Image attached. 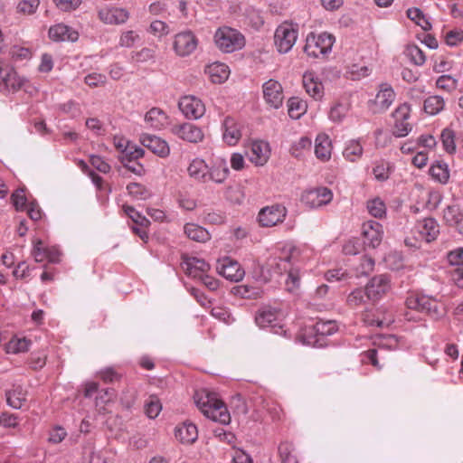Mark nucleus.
I'll use <instances>...</instances> for the list:
<instances>
[{"label":"nucleus","instance_id":"nucleus-46","mask_svg":"<svg viewBox=\"0 0 463 463\" xmlns=\"http://www.w3.org/2000/svg\"><path fill=\"white\" fill-rule=\"evenodd\" d=\"M443 219L449 226H456L461 222L463 214L457 205H449L443 211Z\"/></svg>","mask_w":463,"mask_h":463},{"label":"nucleus","instance_id":"nucleus-27","mask_svg":"<svg viewBox=\"0 0 463 463\" xmlns=\"http://www.w3.org/2000/svg\"><path fill=\"white\" fill-rule=\"evenodd\" d=\"M303 87L315 100H320L324 97L323 83L312 71L305 72L303 75Z\"/></svg>","mask_w":463,"mask_h":463},{"label":"nucleus","instance_id":"nucleus-30","mask_svg":"<svg viewBox=\"0 0 463 463\" xmlns=\"http://www.w3.org/2000/svg\"><path fill=\"white\" fill-rule=\"evenodd\" d=\"M175 439L183 444H193L198 438L197 427L189 422H183L175 429Z\"/></svg>","mask_w":463,"mask_h":463},{"label":"nucleus","instance_id":"nucleus-1","mask_svg":"<svg viewBox=\"0 0 463 463\" xmlns=\"http://www.w3.org/2000/svg\"><path fill=\"white\" fill-rule=\"evenodd\" d=\"M309 250L306 247H298L287 243L279 248L269 258L267 265L269 270L277 275L287 274L286 288L293 292L300 286V268L309 259Z\"/></svg>","mask_w":463,"mask_h":463},{"label":"nucleus","instance_id":"nucleus-48","mask_svg":"<svg viewBox=\"0 0 463 463\" xmlns=\"http://www.w3.org/2000/svg\"><path fill=\"white\" fill-rule=\"evenodd\" d=\"M262 407L265 409L273 420H280L284 417V412L280 405L272 399H264Z\"/></svg>","mask_w":463,"mask_h":463},{"label":"nucleus","instance_id":"nucleus-37","mask_svg":"<svg viewBox=\"0 0 463 463\" xmlns=\"http://www.w3.org/2000/svg\"><path fill=\"white\" fill-rule=\"evenodd\" d=\"M184 233L190 239L197 242H205L210 240V233L203 227L195 223H186Z\"/></svg>","mask_w":463,"mask_h":463},{"label":"nucleus","instance_id":"nucleus-23","mask_svg":"<svg viewBox=\"0 0 463 463\" xmlns=\"http://www.w3.org/2000/svg\"><path fill=\"white\" fill-rule=\"evenodd\" d=\"M249 160L257 166L264 165L269 156L270 148L269 143L262 140L252 141L247 152Z\"/></svg>","mask_w":463,"mask_h":463},{"label":"nucleus","instance_id":"nucleus-17","mask_svg":"<svg viewBox=\"0 0 463 463\" xmlns=\"http://www.w3.org/2000/svg\"><path fill=\"white\" fill-rule=\"evenodd\" d=\"M222 140L228 146H235L242 137L243 125L233 117L227 116L222 125Z\"/></svg>","mask_w":463,"mask_h":463},{"label":"nucleus","instance_id":"nucleus-7","mask_svg":"<svg viewBox=\"0 0 463 463\" xmlns=\"http://www.w3.org/2000/svg\"><path fill=\"white\" fill-rule=\"evenodd\" d=\"M199 44V39L191 30H184L173 37L172 48L176 56L184 58L193 54Z\"/></svg>","mask_w":463,"mask_h":463},{"label":"nucleus","instance_id":"nucleus-2","mask_svg":"<svg viewBox=\"0 0 463 463\" xmlns=\"http://www.w3.org/2000/svg\"><path fill=\"white\" fill-rule=\"evenodd\" d=\"M194 402L202 413L213 421L228 424L231 415L224 402L217 393L206 389L199 390L194 394Z\"/></svg>","mask_w":463,"mask_h":463},{"label":"nucleus","instance_id":"nucleus-49","mask_svg":"<svg viewBox=\"0 0 463 463\" xmlns=\"http://www.w3.org/2000/svg\"><path fill=\"white\" fill-rule=\"evenodd\" d=\"M391 166L388 162L377 161L373 167V175L379 182L386 181L390 177Z\"/></svg>","mask_w":463,"mask_h":463},{"label":"nucleus","instance_id":"nucleus-42","mask_svg":"<svg viewBox=\"0 0 463 463\" xmlns=\"http://www.w3.org/2000/svg\"><path fill=\"white\" fill-rule=\"evenodd\" d=\"M288 115L290 118L298 119L304 113H306L307 109V104L305 100L293 97L290 98L288 101Z\"/></svg>","mask_w":463,"mask_h":463},{"label":"nucleus","instance_id":"nucleus-13","mask_svg":"<svg viewBox=\"0 0 463 463\" xmlns=\"http://www.w3.org/2000/svg\"><path fill=\"white\" fill-rule=\"evenodd\" d=\"M411 116V107L407 103L401 104L392 113L394 125L392 133L395 137H406L412 129L411 125L408 122Z\"/></svg>","mask_w":463,"mask_h":463},{"label":"nucleus","instance_id":"nucleus-20","mask_svg":"<svg viewBox=\"0 0 463 463\" xmlns=\"http://www.w3.org/2000/svg\"><path fill=\"white\" fill-rule=\"evenodd\" d=\"M25 80L19 76L12 68H0V90L1 91H17L24 84Z\"/></svg>","mask_w":463,"mask_h":463},{"label":"nucleus","instance_id":"nucleus-10","mask_svg":"<svg viewBox=\"0 0 463 463\" xmlns=\"http://www.w3.org/2000/svg\"><path fill=\"white\" fill-rule=\"evenodd\" d=\"M287 208L279 203L263 207L258 214V222L261 227H273L282 223L287 216Z\"/></svg>","mask_w":463,"mask_h":463},{"label":"nucleus","instance_id":"nucleus-12","mask_svg":"<svg viewBox=\"0 0 463 463\" xmlns=\"http://www.w3.org/2000/svg\"><path fill=\"white\" fill-rule=\"evenodd\" d=\"M262 94L265 103L273 109L282 106L284 91L281 83L274 79H269L262 85Z\"/></svg>","mask_w":463,"mask_h":463},{"label":"nucleus","instance_id":"nucleus-63","mask_svg":"<svg viewBox=\"0 0 463 463\" xmlns=\"http://www.w3.org/2000/svg\"><path fill=\"white\" fill-rule=\"evenodd\" d=\"M444 38L449 46H457L463 42V30L458 28L449 30L445 33Z\"/></svg>","mask_w":463,"mask_h":463},{"label":"nucleus","instance_id":"nucleus-29","mask_svg":"<svg viewBox=\"0 0 463 463\" xmlns=\"http://www.w3.org/2000/svg\"><path fill=\"white\" fill-rule=\"evenodd\" d=\"M129 17L128 12L124 8H101L99 11V18L105 24H124Z\"/></svg>","mask_w":463,"mask_h":463},{"label":"nucleus","instance_id":"nucleus-9","mask_svg":"<svg viewBox=\"0 0 463 463\" xmlns=\"http://www.w3.org/2000/svg\"><path fill=\"white\" fill-rule=\"evenodd\" d=\"M391 288V277L389 275H376L365 286L366 298L373 302H377L386 296Z\"/></svg>","mask_w":463,"mask_h":463},{"label":"nucleus","instance_id":"nucleus-40","mask_svg":"<svg viewBox=\"0 0 463 463\" xmlns=\"http://www.w3.org/2000/svg\"><path fill=\"white\" fill-rule=\"evenodd\" d=\"M366 209L370 215L377 219H383L386 216V204L380 197H374L366 202Z\"/></svg>","mask_w":463,"mask_h":463},{"label":"nucleus","instance_id":"nucleus-59","mask_svg":"<svg viewBox=\"0 0 463 463\" xmlns=\"http://www.w3.org/2000/svg\"><path fill=\"white\" fill-rule=\"evenodd\" d=\"M123 210L125 213L133 221L136 225L142 227H148L150 222L145 216L141 215L132 206L124 205Z\"/></svg>","mask_w":463,"mask_h":463},{"label":"nucleus","instance_id":"nucleus-61","mask_svg":"<svg viewBox=\"0 0 463 463\" xmlns=\"http://www.w3.org/2000/svg\"><path fill=\"white\" fill-rule=\"evenodd\" d=\"M374 267V260L373 258L368 256H363L360 260V263L356 266L355 271L357 276L367 275L373 271Z\"/></svg>","mask_w":463,"mask_h":463},{"label":"nucleus","instance_id":"nucleus-64","mask_svg":"<svg viewBox=\"0 0 463 463\" xmlns=\"http://www.w3.org/2000/svg\"><path fill=\"white\" fill-rule=\"evenodd\" d=\"M84 82L90 88H96L103 86L107 82V77L101 73L92 72L85 77Z\"/></svg>","mask_w":463,"mask_h":463},{"label":"nucleus","instance_id":"nucleus-32","mask_svg":"<svg viewBox=\"0 0 463 463\" xmlns=\"http://www.w3.org/2000/svg\"><path fill=\"white\" fill-rule=\"evenodd\" d=\"M429 175L434 182L446 185L450 179L449 165L442 160H437L430 165Z\"/></svg>","mask_w":463,"mask_h":463},{"label":"nucleus","instance_id":"nucleus-6","mask_svg":"<svg viewBox=\"0 0 463 463\" xmlns=\"http://www.w3.org/2000/svg\"><path fill=\"white\" fill-rule=\"evenodd\" d=\"M298 37V26L292 23L284 22L274 33V46L281 53H288L295 45Z\"/></svg>","mask_w":463,"mask_h":463},{"label":"nucleus","instance_id":"nucleus-60","mask_svg":"<svg viewBox=\"0 0 463 463\" xmlns=\"http://www.w3.org/2000/svg\"><path fill=\"white\" fill-rule=\"evenodd\" d=\"M127 189L128 194L137 200H146L150 196L149 191L138 183L129 184Z\"/></svg>","mask_w":463,"mask_h":463},{"label":"nucleus","instance_id":"nucleus-38","mask_svg":"<svg viewBox=\"0 0 463 463\" xmlns=\"http://www.w3.org/2000/svg\"><path fill=\"white\" fill-rule=\"evenodd\" d=\"M31 341L26 337L14 336L5 345V351L8 354H20L29 350Z\"/></svg>","mask_w":463,"mask_h":463},{"label":"nucleus","instance_id":"nucleus-55","mask_svg":"<svg viewBox=\"0 0 463 463\" xmlns=\"http://www.w3.org/2000/svg\"><path fill=\"white\" fill-rule=\"evenodd\" d=\"M365 289L355 288L346 298L347 305L352 308H356L365 303Z\"/></svg>","mask_w":463,"mask_h":463},{"label":"nucleus","instance_id":"nucleus-54","mask_svg":"<svg viewBox=\"0 0 463 463\" xmlns=\"http://www.w3.org/2000/svg\"><path fill=\"white\" fill-rule=\"evenodd\" d=\"M40 5V0H21L16 6V11L24 15L33 14Z\"/></svg>","mask_w":463,"mask_h":463},{"label":"nucleus","instance_id":"nucleus-3","mask_svg":"<svg viewBox=\"0 0 463 463\" xmlns=\"http://www.w3.org/2000/svg\"><path fill=\"white\" fill-rule=\"evenodd\" d=\"M216 47L222 52L231 53L245 46V37L237 29L230 26L218 28L213 35Z\"/></svg>","mask_w":463,"mask_h":463},{"label":"nucleus","instance_id":"nucleus-22","mask_svg":"<svg viewBox=\"0 0 463 463\" xmlns=\"http://www.w3.org/2000/svg\"><path fill=\"white\" fill-rule=\"evenodd\" d=\"M362 234L365 244L372 248H376L383 241V225L372 220L364 222L362 225Z\"/></svg>","mask_w":463,"mask_h":463},{"label":"nucleus","instance_id":"nucleus-53","mask_svg":"<svg viewBox=\"0 0 463 463\" xmlns=\"http://www.w3.org/2000/svg\"><path fill=\"white\" fill-rule=\"evenodd\" d=\"M363 321L367 326H375L377 327H385L389 326L393 321V316L392 314H388L387 316H384L383 318H371L370 315L368 313H364L363 315Z\"/></svg>","mask_w":463,"mask_h":463},{"label":"nucleus","instance_id":"nucleus-8","mask_svg":"<svg viewBox=\"0 0 463 463\" xmlns=\"http://www.w3.org/2000/svg\"><path fill=\"white\" fill-rule=\"evenodd\" d=\"M337 330L335 321H317L314 326L307 327L298 335L299 341L306 345L316 346L318 343L317 335H330Z\"/></svg>","mask_w":463,"mask_h":463},{"label":"nucleus","instance_id":"nucleus-35","mask_svg":"<svg viewBox=\"0 0 463 463\" xmlns=\"http://www.w3.org/2000/svg\"><path fill=\"white\" fill-rule=\"evenodd\" d=\"M279 313L276 308L265 307L260 309L256 315L255 321L260 327L275 326Z\"/></svg>","mask_w":463,"mask_h":463},{"label":"nucleus","instance_id":"nucleus-44","mask_svg":"<svg viewBox=\"0 0 463 463\" xmlns=\"http://www.w3.org/2000/svg\"><path fill=\"white\" fill-rule=\"evenodd\" d=\"M440 140L442 142L443 149L448 154H454L457 149L456 146V133L450 128H446L441 131Z\"/></svg>","mask_w":463,"mask_h":463},{"label":"nucleus","instance_id":"nucleus-39","mask_svg":"<svg viewBox=\"0 0 463 463\" xmlns=\"http://www.w3.org/2000/svg\"><path fill=\"white\" fill-rule=\"evenodd\" d=\"M25 401L26 392L21 386L14 387L6 392V402L14 409H20Z\"/></svg>","mask_w":463,"mask_h":463},{"label":"nucleus","instance_id":"nucleus-4","mask_svg":"<svg viewBox=\"0 0 463 463\" xmlns=\"http://www.w3.org/2000/svg\"><path fill=\"white\" fill-rule=\"evenodd\" d=\"M410 309L424 312L433 318H439L444 315V306L437 299L420 294H411L405 301Z\"/></svg>","mask_w":463,"mask_h":463},{"label":"nucleus","instance_id":"nucleus-58","mask_svg":"<svg viewBox=\"0 0 463 463\" xmlns=\"http://www.w3.org/2000/svg\"><path fill=\"white\" fill-rule=\"evenodd\" d=\"M349 111V104L336 102L330 109L329 118L333 121H341Z\"/></svg>","mask_w":463,"mask_h":463},{"label":"nucleus","instance_id":"nucleus-41","mask_svg":"<svg viewBox=\"0 0 463 463\" xmlns=\"http://www.w3.org/2000/svg\"><path fill=\"white\" fill-rule=\"evenodd\" d=\"M363 151V146L358 140H350L345 146L343 156L350 162H356L362 157Z\"/></svg>","mask_w":463,"mask_h":463},{"label":"nucleus","instance_id":"nucleus-45","mask_svg":"<svg viewBox=\"0 0 463 463\" xmlns=\"http://www.w3.org/2000/svg\"><path fill=\"white\" fill-rule=\"evenodd\" d=\"M444 107L443 98L438 95L430 96L424 100V110L430 115H437L443 110Z\"/></svg>","mask_w":463,"mask_h":463},{"label":"nucleus","instance_id":"nucleus-19","mask_svg":"<svg viewBox=\"0 0 463 463\" xmlns=\"http://www.w3.org/2000/svg\"><path fill=\"white\" fill-rule=\"evenodd\" d=\"M31 254L36 262L48 260L52 263H58L61 256V252L56 247H47L40 239L33 241Z\"/></svg>","mask_w":463,"mask_h":463},{"label":"nucleus","instance_id":"nucleus-62","mask_svg":"<svg viewBox=\"0 0 463 463\" xmlns=\"http://www.w3.org/2000/svg\"><path fill=\"white\" fill-rule=\"evenodd\" d=\"M361 361L363 364H370L377 370L383 368L378 359V351L376 349H369L361 354Z\"/></svg>","mask_w":463,"mask_h":463},{"label":"nucleus","instance_id":"nucleus-18","mask_svg":"<svg viewBox=\"0 0 463 463\" xmlns=\"http://www.w3.org/2000/svg\"><path fill=\"white\" fill-rule=\"evenodd\" d=\"M171 132L184 141L199 143L204 138L203 131L192 123L176 124L171 128Z\"/></svg>","mask_w":463,"mask_h":463},{"label":"nucleus","instance_id":"nucleus-31","mask_svg":"<svg viewBox=\"0 0 463 463\" xmlns=\"http://www.w3.org/2000/svg\"><path fill=\"white\" fill-rule=\"evenodd\" d=\"M49 38L54 42L71 41L75 42L78 40L79 34L76 31L63 24H58L49 29Z\"/></svg>","mask_w":463,"mask_h":463},{"label":"nucleus","instance_id":"nucleus-33","mask_svg":"<svg viewBox=\"0 0 463 463\" xmlns=\"http://www.w3.org/2000/svg\"><path fill=\"white\" fill-rule=\"evenodd\" d=\"M205 73L213 83L221 84L229 78L230 69L224 63L214 62L205 68Z\"/></svg>","mask_w":463,"mask_h":463},{"label":"nucleus","instance_id":"nucleus-16","mask_svg":"<svg viewBox=\"0 0 463 463\" xmlns=\"http://www.w3.org/2000/svg\"><path fill=\"white\" fill-rule=\"evenodd\" d=\"M178 107L184 117L190 119L201 118L206 110L204 103L193 95L181 98Z\"/></svg>","mask_w":463,"mask_h":463},{"label":"nucleus","instance_id":"nucleus-5","mask_svg":"<svg viewBox=\"0 0 463 463\" xmlns=\"http://www.w3.org/2000/svg\"><path fill=\"white\" fill-rule=\"evenodd\" d=\"M334 43L335 37L330 33H323L316 34L310 33L307 36L304 52L309 57H325L331 51Z\"/></svg>","mask_w":463,"mask_h":463},{"label":"nucleus","instance_id":"nucleus-57","mask_svg":"<svg viewBox=\"0 0 463 463\" xmlns=\"http://www.w3.org/2000/svg\"><path fill=\"white\" fill-rule=\"evenodd\" d=\"M148 33L153 34L155 37L162 38L170 33V29L166 23L161 20H155L151 22Z\"/></svg>","mask_w":463,"mask_h":463},{"label":"nucleus","instance_id":"nucleus-34","mask_svg":"<svg viewBox=\"0 0 463 463\" xmlns=\"http://www.w3.org/2000/svg\"><path fill=\"white\" fill-rule=\"evenodd\" d=\"M315 154L321 161H328L331 158L332 144L329 137L326 134H319L315 141Z\"/></svg>","mask_w":463,"mask_h":463},{"label":"nucleus","instance_id":"nucleus-24","mask_svg":"<svg viewBox=\"0 0 463 463\" xmlns=\"http://www.w3.org/2000/svg\"><path fill=\"white\" fill-rule=\"evenodd\" d=\"M230 169L227 161L224 158L217 157L208 165V173L206 183L213 182L215 184H222L228 178Z\"/></svg>","mask_w":463,"mask_h":463},{"label":"nucleus","instance_id":"nucleus-11","mask_svg":"<svg viewBox=\"0 0 463 463\" xmlns=\"http://www.w3.org/2000/svg\"><path fill=\"white\" fill-rule=\"evenodd\" d=\"M395 99V93L392 88L388 84H382L375 98L369 100V109L373 114H379L386 111Z\"/></svg>","mask_w":463,"mask_h":463},{"label":"nucleus","instance_id":"nucleus-47","mask_svg":"<svg viewBox=\"0 0 463 463\" xmlns=\"http://www.w3.org/2000/svg\"><path fill=\"white\" fill-rule=\"evenodd\" d=\"M407 17L417 25L420 26L424 31H429L431 28L430 23L425 17L421 10L417 7L409 8L407 10Z\"/></svg>","mask_w":463,"mask_h":463},{"label":"nucleus","instance_id":"nucleus-25","mask_svg":"<svg viewBox=\"0 0 463 463\" xmlns=\"http://www.w3.org/2000/svg\"><path fill=\"white\" fill-rule=\"evenodd\" d=\"M181 266L187 276L196 279H199L204 273H208L210 269L208 263L196 257H184Z\"/></svg>","mask_w":463,"mask_h":463},{"label":"nucleus","instance_id":"nucleus-56","mask_svg":"<svg viewBox=\"0 0 463 463\" xmlns=\"http://www.w3.org/2000/svg\"><path fill=\"white\" fill-rule=\"evenodd\" d=\"M406 54L415 65L420 66L426 61L425 53L417 45H409L406 49Z\"/></svg>","mask_w":463,"mask_h":463},{"label":"nucleus","instance_id":"nucleus-26","mask_svg":"<svg viewBox=\"0 0 463 463\" xmlns=\"http://www.w3.org/2000/svg\"><path fill=\"white\" fill-rule=\"evenodd\" d=\"M141 144L160 157H166L170 154V147L166 141L158 137L143 134L140 137Z\"/></svg>","mask_w":463,"mask_h":463},{"label":"nucleus","instance_id":"nucleus-14","mask_svg":"<svg viewBox=\"0 0 463 463\" xmlns=\"http://www.w3.org/2000/svg\"><path fill=\"white\" fill-rule=\"evenodd\" d=\"M333 199V193L326 187H317L305 191L301 195V202L310 208H317L329 203Z\"/></svg>","mask_w":463,"mask_h":463},{"label":"nucleus","instance_id":"nucleus-52","mask_svg":"<svg viewBox=\"0 0 463 463\" xmlns=\"http://www.w3.org/2000/svg\"><path fill=\"white\" fill-rule=\"evenodd\" d=\"M116 397L114 389L102 390L99 396L96 398V406L99 411H107L106 406L113 402Z\"/></svg>","mask_w":463,"mask_h":463},{"label":"nucleus","instance_id":"nucleus-50","mask_svg":"<svg viewBox=\"0 0 463 463\" xmlns=\"http://www.w3.org/2000/svg\"><path fill=\"white\" fill-rule=\"evenodd\" d=\"M162 411V404L156 396H150L145 403V413L150 419L156 418Z\"/></svg>","mask_w":463,"mask_h":463},{"label":"nucleus","instance_id":"nucleus-28","mask_svg":"<svg viewBox=\"0 0 463 463\" xmlns=\"http://www.w3.org/2000/svg\"><path fill=\"white\" fill-rule=\"evenodd\" d=\"M147 128L156 130H161L169 125V118L167 114L159 108H152L144 118Z\"/></svg>","mask_w":463,"mask_h":463},{"label":"nucleus","instance_id":"nucleus-21","mask_svg":"<svg viewBox=\"0 0 463 463\" xmlns=\"http://www.w3.org/2000/svg\"><path fill=\"white\" fill-rule=\"evenodd\" d=\"M414 232L418 234L416 240L430 242L439 235V226L433 218H425L417 222Z\"/></svg>","mask_w":463,"mask_h":463},{"label":"nucleus","instance_id":"nucleus-36","mask_svg":"<svg viewBox=\"0 0 463 463\" xmlns=\"http://www.w3.org/2000/svg\"><path fill=\"white\" fill-rule=\"evenodd\" d=\"M187 172L191 178L205 184L208 173V165L203 159L194 158L189 164Z\"/></svg>","mask_w":463,"mask_h":463},{"label":"nucleus","instance_id":"nucleus-43","mask_svg":"<svg viewBox=\"0 0 463 463\" xmlns=\"http://www.w3.org/2000/svg\"><path fill=\"white\" fill-rule=\"evenodd\" d=\"M278 450L280 463H298V457L295 453V448L292 443L282 442L279 444Z\"/></svg>","mask_w":463,"mask_h":463},{"label":"nucleus","instance_id":"nucleus-51","mask_svg":"<svg viewBox=\"0 0 463 463\" xmlns=\"http://www.w3.org/2000/svg\"><path fill=\"white\" fill-rule=\"evenodd\" d=\"M457 86L458 80L450 75H441L436 80V87L446 92H452Z\"/></svg>","mask_w":463,"mask_h":463},{"label":"nucleus","instance_id":"nucleus-15","mask_svg":"<svg viewBox=\"0 0 463 463\" xmlns=\"http://www.w3.org/2000/svg\"><path fill=\"white\" fill-rule=\"evenodd\" d=\"M216 269L221 276L232 282L241 281L245 275L240 263L230 257L219 260Z\"/></svg>","mask_w":463,"mask_h":463}]
</instances>
